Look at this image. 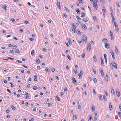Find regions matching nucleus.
Instances as JSON below:
<instances>
[{"label":"nucleus","instance_id":"obj_1","mask_svg":"<svg viewBox=\"0 0 121 121\" xmlns=\"http://www.w3.org/2000/svg\"><path fill=\"white\" fill-rule=\"evenodd\" d=\"M114 23L116 30L118 32L119 30L118 26L116 22H114Z\"/></svg>","mask_w":121,"mask_h":121},{"label":"nucleus","instance_id":"obj_2","mask_svg":"<svg viewBox=\"0 0 121 121\" xmlns=\"http://www.w3.org/2000/svg\"><path fill=\"white\" fill-rule=\"evenodd\" d=\"M93 3L92 4L93 7L95 9H97V3H95V2L94 1L93 2Z\"/></svg>","mask_w":121,"mask_h":121},{"label":"nucleus","instance_id":"obj_3","mask_svg":"<svg viewBox=\"0 0 121 121\" xmlns=\"http://www.w3.org/2000/svg\"><path fill=\"white\" fill-rule=\"evenodd\" d=\"M87 46L88 51H90L91 48V46L90 43H89L88 44H87Z\"/></svg>","mask_w":121,"mask_h":121},{"label":"nucleus","instance_id":"obj_4","mask_svg":"<svg viewBox=\"0 0 121 121\" xmlns=\"http://www.w3.org/2000/svg\"><path fill=\"white\" fill-rule=\"evenodd\" d=\"M82 38L86 43L87 42V39L85 35L83 34V35Z\"/></svg>","mask_w":121,"mask_h":121},{"label":"nucleus","instance_id":"obj_5","mask_svg":"<svg viewBox=\"0 0 121 121\" xmlns=\"http://www.w3.org/2000/svg\"><path fill=\"white\" fill-rule=\"evenodd\" d=\"M81 27L84 30H86L87 29L86 27L84 24L82 23V24H81Z\"/></svg>","mask_w":121,"mask_h":121},{"label":"nucleus","instance_id":"obj_6","mask_svg":"<svg viewBox=\"0 0 121 121\" xmlns=\"http://www.w3.org/2000/svg\"><path fill=\"white\" fill-rule=\"evenodd\" d=\"M105 47L107 48H110V45L109 43H105Z\"/></svg>","mask_w":121,"mask_h":121},{"label":"nucleus","instance_id":"obj_7","mask_svg":"<svg viewBox=\"0 0 121 121\" xmlns=\"http://www.w3.org/2000/svg\"><path fill=\"white\" fill-rule=\"evenodd\" d=\"M115 52L116 54L117 55H118V54L119 52L116 46H115Z\"/></svg>","mask_w":121,"mask_h":121},{"label":"nucleus","instance_id":"obj_8","mask_svg":"<svg viewBox=\"0 0 121 121\" xmlns=\"http://www.w3.org/2000/svg\"><path fill=\"white\" fill-rule=\"evenodd\" d=\"M60 3L59 1H58L56 5L57 6V7H58L60 9H61V6L60 5Z\"/></svg>","mask_w":121,"mask_h":121},{"label":"nucleus","instance_id":"obj_9","mask_svg":"<svg viewBox=\"0 0 121 121\" xmlns=\"http://www.w3.org/2000/svg\"><path fill=\"white\" fill-rule=\"evenodd\" d=\"M102 42L103 43L105 44V43H107L106 42H108V40L106 38H103L102 39Z\"/></svg>","mask_w":121,"mask_h":121},{"label":"nucleus","instance_id":"obj_10","mask_svg":"<svg viewBox=\"0 0 121 121\" xmlns=\"http://www.w3.org/2000/svg\"><path fill=\"white\" fill-rule=\"evenodd\" d=\"M72 78V79L73 80V83H74V84H76L77 83V82H76V80L75 79V78Z\"/></svg>","mask_w":121,"mask_h":121},{"label":"nucleus","instance_id":"obj_11","mask_svg":"<svg viewBox=\"0 0 121 121\" xmlns=\"http://www.w3.org/2000/svg\"><path fill=\"white\" fill-rule=\"evenodd\" d=\"M112 64H113V65L114 67L116 69L117 68V65L115 63L114 61L112 62Z\"/></svg>","mask_w":121,"mask_h":121},{"label":"nucleus","instance_id":"obj_12","mask_svg":"<svg viewBox=\"0 0 121 121\" xmlns=\"http://www.w3.org/2000/svg\"><path fill=\"white\" fill-rule=\"evenodd\" d=\"M116 93L117 96L119 97L120 96V92L118 90H117L116 91Z\"/></svg>","mask_w":121,"mask_h":121},{"label":"nucleus","instance_id":"obj_13","mask_svg":"<svg viewBox=\"0 0 121 121\" xmlns=\"http://www.w3.org/2000/svg\"><path fill=\"white\" fill-rule=\"evenodd\" d=\"M88 18L87 17L84 18L82 19V20L83 21L85 22H86L88 21Z\"/></svg>","mask_w":121,"mask_h":121},{"label":"nucleus","instance_id":"obj_14","mask_svg":"<svg viewBox=\"0 0 121 121\" xmlns=\"http://www.w3.org/2000/svg\"><path fill=\"white\" fill-rule=\"evenodd\" d=\"M111 89L112 93L113 94H115V92L114 91L113 88L112 87H111Z\"/></svg>","mask_w":121,"mask_h":121},{"label":"nucleus","instance_id":"obj_15","mask_svg":"<svg viewBox=\"0 0 121 121\" xmlns=\"http://www.w3.org/2000/svg\"><path fill=\"white\" fill-rule=\"evenodd\" d=\"M109 106L110 108V109L111 110H112V108L111 104L109 103Z\"/></svg>","mask_w":121,"mask_h":121},{"label":"nucleus","instance_id":"obj_16","mask_svg":"<svg viewBox=\"0 0 121 121\" xmlns=\"http://www.w3.org/2000/svg\"><path fill=\"white\" fill-rule=\"evenodd\" d=\"M67 40L69 44L71 45V43L70 39L69 38H68L67 39Z\"/></svg>","mask_w":121,"mask_h":121},{"label":"nucleus","instance_id":"obj_17","mask_svg":"<svg viewBox=\"0 0 121 121\" xmlns=\"http://www.w3.org/2000/svg\"><path fill=\"white\" fill-rule=\"evenodd\" d=\"M98 97L100 99V100H103V98L101 95V94H99L98 95Z\"/></svg>","mask_w":121,"mask_h":121},{"label":"nucleus","instance_id":"obj_18","mask_svg":"<svg viewBox=\"0 0 121 121\" xmlns=\"http://www.w3.org/2000/svg\"><path fill=\"white\" fill-rule=\"evenodd\" d=\"M46 71H47L48 72H49L50 71V70L48 68H46L45 69Z\"/></svg>","mask_w":121,"mask_h":121},{"label":"nucleus","instance_id":"obj_19","mask_svg":"<svg viewBox=\"0 0 121 121\" xmlns=\"http://www.w3.org/2000/svg\"><path fill=\"white\" fill-rule=\"evenodd\" d=\"M100 72L101 73L102 76V77H104V73L103 70H101L100 71Z\"/></svg>","mask_w":121,"mask_h":121},{"label":"nucleus","instance_id":"obj_20","mask_svg":"<svg viewBox=\"0 0 121 121\" xmlns=\"http://www.w3.org/2000/svg\"><path fill=\"white\" fill-rule=\"evenodd\" d=\"M105 80L107 81H108V75L106 74L105 77Z\"/></svg>","mask_w":121,"mask_h":121},{"label":"nucleus","instance_id":"obj_21","mask_svg":"<svg viewBox=\"0 0 121 121\" xmlns=\"http://www.w3.org/2000/svg\"><path fill=\"white\" fill-rule=\"evenodd\" d=\"M100 58L101 61V65H103L104 64L103 60L101 57H100Z\"/></svg>","mask_w":121,"mask_h":121},{"label":"nucleus","instance_id":"obj_22","mask_svg":"<svg viewBox=\"0 0 121 121\" xmlns=\"http://www.w3.org/2000/svg\"><path fill=\"white\" fill-rule=\"evenodd\" d=\"M36 61L37 63L39 64L41 62V61L39 59H37L36 60Z\"/></svg>","mask_w":121,"mask_h":121},{"label":"nucleus","instance_id":"obj_23","mask_svg":"<svg viewBox=\"0 0 121 121\" xmlns=\"http://www.w3.org/2000/svg\"><path fill=\"white\" fill-rule=\"evenodd\" d=\"M11 47L13 48L14 49H16V48H17V46L16 45H15L14 46H12Z\"/></svg>","mask_w":121,"mask_h":121},{"label":"nucleus","instance_id":"obj_24","mask_svg":"<svg viewBox=\"0 0 121 121\" xmlns=\"http://www.w3.org/2000/svg\"><path fill=\"white\" fill-rule=\"evenodd\" d=\"M112 18V22H114L115 21V20L113 16H111Z\"/></svg>","mask_w":121,"mask_h":121},{"label":"nucleus","instance_id":"obj_25","mask_svg":"<svg viewBox=\"0 0 121 121\" xmlns=\"http://www.w3.org/2000/svg\"><path fill=\"white\" fill-rule=\"evenodd\" d=\"M11 107L12 108V109H13V110H15L16 109L14 107V106L13 105H11Z\"/></svg>","mask_w":121,"mask_h":121},{"label":"nucleus","instance_id":"obj_26","mask_svg":"<svg viewBox=\"0 0 121 121\" xmlns=\"http://www.w3.org/2000/svg\"><path fill=\"white\" fill-rule=\"evenodd\" d=\"M111 54L112 56V58L113 59H115V56L114 54V53L113 52H112V53H111Z\"/></svg>","mask_w":121,"mask_h":121},{"label":"nucleus","instance_id":"obj_27","mask_svg":"<svg viewBox=\"0 0 121 121\" xmlns=\"http://www.w3.org/2000/svg\"><path fill=\"white\" fill-rule=\"evenodd\" d=\"M56 97L58 101H60V98L58 95H57L56 96Z\"/></svg>","mask_w":121,"mask_h":121},{"label":"nucleus","instance_id":"obj_28","mask_svg":"<svg viewBox=\"0 0 121 121\" xmlns=\"http://www.w3.org/2000/svg\"><path fill=\"white\" fill-rule=\"evenodd\" d=\"M34 53H35L34 50H32L31 51V55L32 56H33L34 54Z\"/></svg>","mask_w":121,"mask_h":121},{"label":"nucleus","instance_id":"obj_29","mask_svg":"<svg viewBox=\"0 0 121 121\" xmlns=\"http://www.w3.org/2000/svg\"><path fill=\"white\" fill-rule=\"evenodd\" d=\"M73 120H75L77 118V117L75 115H73Z\"/></svg>","mask_w":121,"mask_h":121},{"label":"nucleus","instance_id":"obj_30","mask_svg":"<svg viewBox=\"0 0 121 121\" xmlns=\"http://www.w3.org/2000/svg\"><path fill=\"white\" fill-rule=\"evenodd\" d=\"M103 97L104 101L106 100V98L105 95H103Z\"/></svg>","mask_w":121,"mask_h":121},{"label":"nucleus","instance_id":"obj_31","mask_svg":"<svg viewBox=\"0 0 121 121\" xmlns=\"http://www.w3.org/2000/svg\"><path fill=\"white\" fill-rule=\"evenodd\" d=\"M7 6L5 5H3L2 6V8L4 9H5L6 8Z\"/></svg>","mask_w":121,"mask_h":121},{"label":"nucleus","instance_id":"obj_32","mask_svg":"<svg viewBox=\"0 0 121 121\" xmlns=\"http://www.w3.org/2000/svg\"><path fill=\"white\" fill-rule=\"evenodd\" d=\"M34 77H35V78H34V80L35 81H36L37 80V76H36V75H35L34 76Z\"/></svg>","mask_w":121,"mask_h":121},{"label":"nucleus","instance_id":"obj_33","mask_svg":"<svg viewBox=\"0 0 121 121\" xmlns=\"http://www.w3.org/2000/svg\"><path fill=\"white\" fill-rule=\"evenodd\" d=\"M93 81L95 83L97 82V80L96 78H94V79Z\"/></svg>","mask_w":121,"mask_h":121},{"label":"nucleus","instance_id":"obj_34","mask_svg":"<svg viewBox=\"0 0 121 121\" xmlns=\"http://www.w3.org/2000/svg\"><path fill=\"white\" fill-rule=\"evenodd\" d=\"M102 11L103 13H105L106 11V9H102Z\"/></svg>","mask_w":121,"mask_h":121},{"label":"nucleus","instance_id":"obj_35","mask_svg":"<svg viewBox=\"0 0 121 121\" xmlns=\"http://www.w3.org/2000/svg\"><path fill=\"white\" fill-rule=\"evenodd\" d=\"M76 11L77 13H80V10L79 9H77L76 10Z\"/></svg>","mask_w":121,"mask_h":121},{"label":"nucleus","instance_id":"obj_36","mask_svg":"<svg viewBox=\"0 0 121 121\" xmlns=\"http://www.w3.org/2000/svg\"><path fill=\"white\" fill-rule=\"evenodd\" d=\"M93 58H94V60L95 61H97V59L96 58V57L95 56H93Z\"/></svg>","mask_w":121,"mask_h":121},{"label":"nucleus","instance_id":"obj_37","mask_svg":"<svg viewBox=\"0 0 121 121\" xmlns=\"http://www.w3.org/2000/svg\"><path fill=\"white\" fill-rule=\"evenodd\" d=\"M15 52L17 53H19L20 52L19 49H17L16 50Z\"/></svg>","mask_w":121,"mask_h":121},{"label":"nucleus","instance_id":"obj_38","mask_svg":"<svg viewBox=\"0 0 121 121\" xmlns=\"http://www.w3.org/2000/svg\"><path fill=\"white\" fill-rule=\"evenodd\" d=\"M92 70L94 74H95L96 73L95 69L93 68L92 69Z\"/></svg>","mask_w":121,"mask_h":121},{"label":"nucleus","instance_id":"obj_39","mask_svg":"<svg viewBox=\"0 0 121 121\" xmlns=\"http://www.w3.org/2000/svg\"><path fill=\"white\" fill-rule=\"evenodd\" d=\"M33 89L34 90H36L37 89V86H34L33 87Z\"/></svg>","mask_w":121,"mask_h":121},{"label":"nucleus","instance_id":"obj_40","mask_svg":"<svg viewBox=\"0 0 121 121\" xmlns=\"http://www.w3.org/2000/svg\"><path fill=\"white\" fill-rule=\"evenodd\" d=\"M10 21L13 22H15V19L13 18H12L11 19Z\"/></svg>","mask_w":121,"mask_h":121},{"label":"nucleus","instance_id":"obj_41","mask_svg":"<svg viewBox=\"0 0 121 121\" xmlns=\"http://www.w3.org/2000/svg\"><path fill=\"white\" fill-rule=\"evenodd\" d=\"M72 26L73 28H75L76 27V25H74V23H73L72 24Z\"/></svg>","mask_w":121,"mask_h":121},{"label":"nucleus","instance_id":"obj_42","mask_svg":"<svg viewBox=\"0 0 121 121\" xmlns=\"http://www.w3.org/2000/svg\"><path fill=\"white\" fill-rule=\"evenodd\" d=\"M64 8L68 12H69V9H68V8H66V7H64Z\"/></svg>","mask_w":121,"mask_h":121},{"label":"nucleus","instance_id":"obj_43","mask_svg":"<svg viewBox=\"0 0 121 121\" xmlns=\"http://www.w3.org/2000/svg\"><path fill=\"white\" fill-rule=\"evenodd\" d=\"M76 17L77 18V19H78V20H81V18L80 17H79L78 16H76Z\"/></svg>","mask_w":121,"mask_h":121},{"label":"nucleus","instance_id":"obj_44","mask_svg":"<svg viewBox=\"0 0 121 121\" xmlns=\"http://www.w3.org/2000/svg\"><path fill=\"white\" fill-rule=\"evenodd\" d=\"M89 120L90 121V120H91L92 117V116H90V115L89 116Z\"/></svg>","mask_w":121,"mask_h":121},{"label":"nucleus","instance_id":"obj_45","mask_svg":"<svg viewBox=\"0 0 121 121\" xmlns=\"http://www.w3.org/2000/svg\"><path fill=\"white\" fill-rule=\"evenodd\" d=\"M73 71L74 72V73H78L77 70L76 69H74L73 70Z\"/></svg>","mask_w":121,"mask_h":121},{"label":"nucleus","instance_id":"obj_46","mask_svg":"<svg viewBox=\"0 0 121 121\" xmlns=\"http://www.w3.org/2000/svg\"><path fill=\"white\" fill-rule=\"evenodd\" d=\"M118 114L120 117L121 118V112H118Z\"/></svg>","mask_w":121,"mask_h":121},{"label":"nucleus","instance_id":"obj_47","mask_svg":"<svg viewBox=\"0 0 121 121\" xmlns=\"http://www.w3.org/2000/svg\"><path fill=\"white\" fill-rule=\"evenodd\" d=\"M51 70L52 72H54L55 71V69L53 68H52L51 69Z\"/></svg>","mask_w":121,"mask_h":121},{"label":"nucleus","instance_id":"obj_48","mask_svg":"<svg viewBox=\"0 0 121 121\" xmlns=\"http://www.w3.org/2000/svg\"><path fill=\"white\" fill-rule=\"evenodd\" d=\"M113 11H111V16H113Z\"/></svg>","mask_w":121,"mask_h":121},{"label":"nucleus","instance_id":"obj_49","mask_svg":"<svg viewBox=\"0 0 121 121\" xmlns=\"http://www.w3.org/2000/svg\"><path fill=\"white\" fill-rule=\"evenodd\" d=\"M10 52L11 53L13 54L14 53V51L13 50H10Z\"/></svg>","mask_w":121,"mask_h":121},{"label":"nucleus","instance_id":"obj_50","mask_svg":"<svg viewBox=\"0 0 121 121\" xmlns=\"http://www.w3.org/2000/svg\"><path fill=\"white\" fill-rule=\"evenodd\" d=\"M64 90L65 91H67V89L66 87H64Z\"/></svg>","mask_w":121,"mask_h":121},{"label":"nucleus","instance_id":"obj_51","mask_svg":"<svg viewBox=\"0 0 121 121\" xmlns=\"http://www.w3.org/2000/svg\"><path fill=\"white\" fill-rule=\"evenodd\" d=\"M104 58H107V55L106 54H104Z\"/></svg>","mask_w":121,"mask_h":121},{"label":"nucleus","instance_id":"obj_52","mask_svg":"<svg viewBox=\"0 0 121 121\" xmlns=\"http://www.w3.org/2000/svg\"><path fill=\"white\" fill-rule=\"evenodd\" d=\"M92 110L93 111H94L95 110V107L94 106H93L92 108Z\"/></svg>","mask_w":121,"mask_h":121},{"label":"nucleus","instance_id":"obj_53","mask_svg":"<svg viewBox=\"0 0 121 121\" xmlns=\"http://www.w3.org/2000/svg\"><path fill=\"white\" fill-rule=\"evenodd\" d=\"M22 66L24 67L25 68H26V69H28V67L27 66H26V65H22Z\"/></svg>","mask_w":121,"mask_h":121},{"label":"nucleus","instance_id":"obj_54","mask_svg":"<svg viewBox=\"0 0 121 121\" xmlns=\"http://www.w3.org/2000/svg\"><path fill=\"white\" fill-rule=\"evenodd\" d=\"M77 31H78V32L77 33L78 34H80V35H81V33L80 32V30H77Z\"/></svg>","mask_w":121,"mask_h":121},{"label":"nucleus","instance_id":"obj_55","mask_svg":"<svg viewBox=\"0 0 121 121\" xmlns=\"http://www.w3.org/2000/svg\"><path fill=\"white\" fill-rule=\"evenodd\" d=\"M85 16V13H82V15L81 16V17H83L84 16Z\"/></svg>","mask_w":121,"mask_h":121},{"label":"nucleus","instance_id":"obj_56","mask_svg":"<svg viewBox=\"0 0 121 121\" xmlns=\"http://www.w3.org/2000/svg\"><path fill=\"white\" fill-rule=\"evenodd\" d=\"M78 0L79 1V4H81L82 3V0Z\"/></svg>","mask_w":121,"mask_h":121},{"label":"nucleus","instance_id":"obj_57","mask_svg":"<svg viewBox=\"0 0 121 121\" xmlns=\"http://www.w3.org/2000/svg\"><path fill=\"white\" fill-rule=\"evenodd\" d=\"M67 57L69 59V60H71V58L70 57V56L69 55H67Z\"/></svg>","mask_w":121,"mask_h":121},{"label":"nucleus","instance_id":"obj_58","mask_svg":"<svg viewBox=\"0 0 121 121\" xmlns=\"http://www.w3.org/2000/svg\"><path fill=\"white\" fill-rule=\"evenodd\" d=\"M49 79L50 81L52 82L53 81V79L52 78H49Z\"/></svg>","mask_w":121,"mask_h":121},{"label":"nucleus","instance_id":"obj_59","mask_svg":"<svg viewBox=\"0 0 121 121\" xmlns=\"http://www.w3.org/2000/svg\"><path fill=\"white\" fill-rule=\"evenodd\" d=\"M85 56V54L84 53L82 54V57L83 58H84Z\"/></svg>","mask_w":121,"mask_h":121},{"label":"nucleus","instance_id":"obj_60","mask_svg":"<svg viewBox=\"0 0 121 121\" xmlns=\"http://www.w3.org/2000/svg\"><path fill=\"white\" fill-rule=\"evenodd\" d=\"M16 62H17L20 63H22V61L19 60H17Z\"/></svg>","mask_w":121,"mask_h":121},{"label":"nucleus","instance_id":"obj_61","mask_svg":"<svg viewBox=\"0 0 121 121\" xmlns=\"http://www.w3.org/2000/svg\"><path fill=\"white\" fill-rule=\"evenodd\" d=\"M7 91L9 92L10 93H11V91H10L9 89H7Z\"/></svg>","mask_w":121,"mask_h":121},{"label":"nucleus","instance_id":"obj_62","mask_svg":"<svg viewBox=\"0 0 121 121\" xmlns=\"http://www.w3.org/2000/svg\"><path fill=\"white\" fill-rule=\"evenodd\" d=\"M93 92L94 93V94H96L95 91V90L94 89H93Z\"/></svg>","mask_w":121,"mask_h":121},{"label":"nucleus","instance_id":"obj_63","mask_svg":"<svg viewBox=\"0 0 121 121\" xmlns=\"http://www.w3.org/2000/svg\"><path fill=\"white\" fill-rule=\"evenodd\" d=\"M63 14L64 15V16L65 17V18H67V15H66L65 13H63Z\"/></svg>","mask_w":121,"mask_h":121},{"label":"nucleus","instance_id":"obj_64","mask_svg":"<svg viewBox=\"0 0 121 121\" xmlns=\"http://www.w3.org/2000/svg\"><path fill=\"white\" fill-rule=\"evenodd\" d=\"M25 23L26 24H28L29 22L28 21H25Z\"/></svg>","mask_w":121,"mask_h":121}]
</instances>
